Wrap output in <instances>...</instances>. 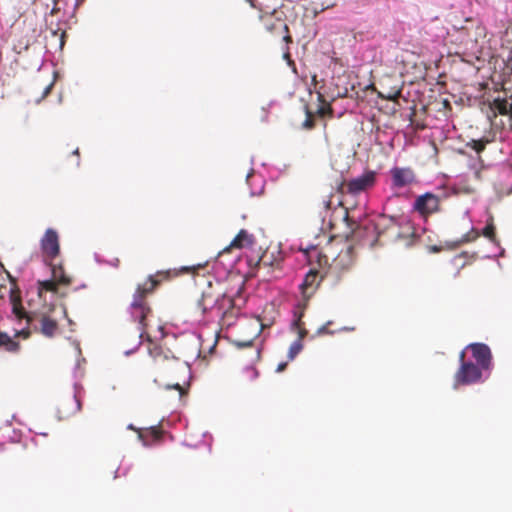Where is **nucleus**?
I'll return each mask as SVG.
<instances>
[{"label": "nucleus", "mask_w": 512, "mask_h": 512, "mask_svg": "<svg viewBox=\"0 0 512 512\" xmlns=\"http://www.w3.org/2000/svg\"><path fill=\"white\" fill-rule=\"evenodd\" d=\"M59 284L53 280H44V281H38V295L39 297H42L43 292H57V286Z\"/></svg>", "instance_id": "obj_22"}, {"label": "nucleus", "mask_w": 512, "mask_h": 512, "mask_svg": "<svg viewBox=\"0 0 512 512\" xmlns=\"http://www.w3.org/2000/svg\"><path fill=\"white\" fill-rule=\"evenodd\" d=\"M1 347L7 352L16 353L20 350V343L14 341L7 333L0 331V348Z\"/></svg>", "instance_id": "obj_17"}, {"label": "nucleus", "mask_w": 512, "mask_h": 512, "mask_svg": "<svg viewBox=\"0 0 512 512\" xmlns=\"http://www.w3.org/2000/svg\"><path fill=\"white\" fill-rule=\"evenodd\" d=\"M369 230L368 227H363V226H357L355 229L352 230L351 232V241H354V242H361L363 240V236L364 234Z\"/></svg>", "instance_id": "obj_26"}, {"label": "nucleus", "mask_w": 512, "mask_h": 512, "mask_svg": "<svg viewBox=\"0 0 512 512\" xmlns=\"http://www.w3.org/2000/svg\"><path fill=\"white\" fill-rule=\"evenodd\" d=\"M252 8H257L255 0H245Z\"/></svg>", "instance_id": "obj_36"}, {"label": "nucleus", "mask_w": 512, "mask_h": 512, "mask_svg": "<svg viewBox=\"0 0 512 512\" xmlns=\"http://www.w3.org/2000/svg\"><path fill=\"white\" fill-rule=\"evenodd\" d=\"M53 87V83H50L49 85H47L43 91V95H42V98H45L50 92H51V89Z\"/></svg>", "instance_id": "obj_33"}, {"label": "nucleus", "mask_w": 512, "mask_h": 512, "mask_svg": "<svg viewBox=\"0 0 512 512\" xmlns=\"http://www.w3.org/2000/svg\"><path fill=\"white\" fill-rule=\"evenodd\" d=\"M375 182L376 173L374 171H367L362 175L351 179L347 183L341 181L337 187V190L341 194L348 193L351 195H358L372 188L375 185Z\"/></svg>", "instance_id": "obj_7"}, {"label": "nucleus", "mask_w": 512, "mask_h": 512, "mask_svg": "<svg viewBox=\"0 0 512 512\" xmlns=\"http://www.w3.org/2000/svg\"><path fill=\"white\" fill-rule=\"evenodd\" d=\"M166 389H175L179 392V396H182L184 394V389L183 387L179 384V383H175V384H172V385H167L166 386Z\"/></svg>", "instance_id": "obj_30"}, {"label": "nucleus", "mask_w": 512, "mask_h": 512, "mask_svg": "<svg viewBox=\"0 0 512 512\" xmlns=\"http://www.w3.org/2000/svg\"><path fill=\"white\" fill-rule=\"evenodd\" d=\"M287 367V362H281L278 364L276 371L277 372H283Z\"/></svg>", "instance_id": "obj_34"}, {"label": "nucleus", "mask_w": 512, "mask_h": 512, "mask_svg": "<svg viewBox=\"0 0 512 512\" xmlns=\"http://www.w3.org/2000/svg\"><path fill=\"white\" fill-rule=\"evenodd\" d=\"M482 235L486 238H488L490 241L494 242L496 239V232H495V226L493 223V218L491 217L490 220L487 222V225L482 230Z\"/></svg>", "instance_id": "obj_24"}, {"label": "nucleus", "mask_w": 512, "mask_h": 512, "mask_svg": "<svg viewBox=\"0 0 512 512\" xmlns=\"http://www.w3.org/2000/svg\"><path fill=\"white\" fill-rule=\"evenodd\" d=\"M460 367L454 375V386L469 385L479 382L482 378L481 367L470 361H465V351L459 355Z\"/></svg>", "instance_id": "obj_6"}, {"label": "nucleus", "mask_w": 512, "mask_h": 512, "mask_svg": "<svg viewBox=\"0 0 512 512\" xmlns=\"http://www.w3.org/2000/svg\"><path fill=\"white\" fill-rule=\"evenodd\" d=\"M491 109L500 115L509 114V102L505 98H495L490 105Z\"/></svg>", "instance_id": "obj_19"}, {"label": "nucleus", "mask_w": 512, "mask_h": 512, "mask_svg": "<svg viewBox=\"0 0 512 512\" xmlns=\"http://www.w3.org/2000/svg\"><path fill=\"white\" fill-rule=\"evenodd\" d=\"M84 0H76V5H80L83 3Z\"/></svg>", "instance_id": "obj_41"}, {"label": "nucleus", "mask_w": 512, "mask_h": 512, "mask_svg": "<svg viewBox=\"0 0 512 512\" xmlns=\"http://www.w3.org/2000/svg\"><path fill=\"white\" fill-rule=\"evenodd\" d=\"M282 261L281 253L276 249H266L261 256L257 258L249 257L247 262L251 268L278 267Z\"/></svg>", "instance_id": "obj_11"}, {"label": "nucleus", "mask_w": 512, "mask_h": 512, "mask_svg": "<svg viewBox=\"0 0 512 512\" xmlns=\"http://www.w3.org/2000/svg\"><path fill=\"white\" fill-rule=\"evenodd\" d=\"M303 349V342L295 340L289 347L288 360L292 361Z\"/></svg>", "instance_id": "obj_25"}, {"label": "nucleus", "mask_w": 512, "mask_h": 512, "mask_svg": "<svg viewBox=\"0 0 512 512\" xmlns=\"http://www.w3.org/2000/svg\"><path fill=\"white\" fill-rule=\"evenodd\" d=\"M41 249L46 260L54 261L60 253L58 233L49 228L41 239Z\"/></svg>", "instance_id": "obj_10"}, {"label": "nucleus", "mask_w": 512, "mask_h": 512, "mask_svg": "<svg viewBox=\"0 0 512 512\" xmlns=\"http://www.w3.org/2000/svg\"><path fill=\"white\" fill-rule=\"evenodd\" d=\"M399 94H400V92H399V91H397V92H396L395 94H393V95H388V96H386V98H387V99H389V100H394V99H396V98L398 97V95H399Z\"/></svg>", "instance_id": "obj_35"}, {"label": "nucleus", "mask_w": 512, "mask_h": 512, "mask_svg": "<svg viewBox=\"0 0 512 512\" xmlns=\"http://www.w3.org/2000/svg\"><path fill=\"white\" fill-rule=\"evenodd\" d=\"M16 336H22L24 338H28L30 336V331L22 329L16 333Z\"/></svg>", "instance_id": "obj_32"}, {"label": "nucleus", "mask_w": 512, "mask_h": 512, "mask_svg": "<svg viewBox=\"0 0 512 512\" xmlns=\"http://www.w3.org/2000/svg\"><path fill=\"white\" fill-rule=\"evenodd\" d=\"M390 174L392 184L396 188H403L415 182V173L409 167H393Z\"/></svg>", "instance_id": "obj_13"}, {"label": "nucleus", "mask_w": 512, "mask_h": 512, "mask_svg": "<svg viewBox=\"0 0 512 512\" xmlns=\"http://www.w3.org/2000/svg\"><path fill=\"white\" fill-rule=\"evenodd\" d=\"M149 355L152 358L151 370L159 375H170L179 368H183L180 359L175 357L170 350L163 349L154 343L149 347Z\"/></svg>", "instance_id": "obj_4"}, {"label": "nucleus", "mask_w": 512, "mask_h": 512, "mask_svg": "<svg viewBox=\"0 0 512 512\" xmlns=\"http://www.w3.org/2000/svg\"><path fill=\"white\" fill-rule=\"evenodd\" d=\"M330 203H331V201H330V200L325 201V207H326L327 209H329V208H330Z\"/></svg>", "instance_id": "obj_39"}, {"label": "nucleus", "mask_w": 512, "mask_h": 512, "mask_svg": "<svg viewBox=\"0 0 512 512\" xmlns=\"http://www.w3.org/2000/svg\"><path fill=\"white\" fill-rule=\"evenodd\" d=\"M170 271H158L155 275H150L143 283L138 284L133 294L130 304L131 315L138 321L142 332L147 328V316L151 313V307L147 301L156 288L165 280L170 279Z\"/></svg>", "instance_id": "obj_2"}, {"label": "nucleus", "mask_w": 512, "mask_h": 512, "mask_svg": "<svg viewBox=\"0 0 512 512\" xmlns=\"http://www.w3.org/2000/svg\"><path fill=\"white\" fill-rule=\"evenodd\" d=\"M252 373H253L254 377H256L257 374H258V372L256 370H254V369L252 370Z\"/></svg>", "instance_id": "obj_42"}, {"label": "nucleus", "mask_w": 512, "mask_h": 512, "mask_svg": "<svg viewBox=\"0 0 512 512\" xmlns=\"http://www.w3.org/2000/svg\"><path fill=\"white\" fill-rule=\"evenodd\" d=\"M255 238L252 234L248 233L247 230L241 229L235 238L231 241L230 245L226 247L223 252L229 251L230 249H242L253 245Z\"/></svg>", "instance_id": "obj_14"}, {"label": "nucleus", "mask_w": 512, "mask_h": 512, "mask_svg": "<svg viewBox=\"0 0 512 512\" xmlns=\"http://www.w3.org/2000/svg\"><path fill=\"white\" fill-rule=\"evenodd\" d=\"M283 58L285 60H287V63L289 66H292L293 67V70L296 71V67H295V63L294 61L291 59V55H290V52H289V49L287 48V50L284 52L283 54Z\"/></svg>", "instance_id": "obj_29"}, {"label": "nucleus", "mask_w": 512, "mask_h": 512, "mask_svg": "<svg viewBox=\"0 0 512 512\" xmlns=\"http://www.w3.org/2000/svg\"><path fill=\"white\" fill-rule=\"evenodd\" d=\"M52 279L55 280L59 285L68 286L71 284V278L65 274L64 268L61 264H55L50 261Z\"/></svg>", "instance_id": "obj_16"}, {"label": "nucleus", "mask_w": 512, "mask_h": 512, "mask_svg": "<svg viewBox=\"0 0 512 512\" xmlns=\"http://www.w3.org/2000/svg\"><path fill=\"white\" fill-rule=\"evenodd\" d=\"M73 154H75V155H79V149H78V148H76V149L73 151Z\"/></svg>", "instance_id": "obj_40"}, {"label": "nucleus", "mask_w": 512, "mask_h": 512, "mask_svg": "<svg viewBox=\"0 0 512 512\" xmlns=\"http://www.w3.org/2000/svg\"><path fill=\"white\" fill-rule=\"evenodd\" d=\"M304 129L310 130L315 127L314 115L309 109L306 107V119L302 124Z\"/></svg>", "instance_id": "obj_27"}, {"label": "nucleus", "mask_w": 512, "mask_h": 512, "mask_svg": "<svg viewBox=\"0 0 512 512\" xmlns=\"http://www.w3.org/2000/svg\"><path fill=\"white\" fill-rule=\"evenodd\" d=\"M318 272L315 270H310L301 285L303 289L312 288L315 284H317Z\"/></svg>", "instance_id": "obj_23"}, {"label": "nucleus", "mask_w": 512, "mask_h": 512, "mask_svg": "<svg viewBox=\"0 0 512 512\" xmlns=\"http://www.w3.org/2000/svg\"><path fill=\"white\" fill-rule=\"evenodd\" d=\"M319 102L322 103V105L317 109L316 114L320 117L333 116V108L331 107L330 103H327L324 95L320 92L317 93Z\"/></svg>", "instance_id": "obj_20"}, {"label": "nucleus", "mask_w": 512, "mask_h": 512, "mask_svg": "<svg viewBox=\"0 0 512 512\" xmlns=\"http://www.w3.org/2000/svg\"><path fill=\"white\" fill-rule=\"evenodd\" d=\"M471 232L473 233V237H472V238H470L469 234H467V235H465V236H464V238L462 239V241H461V242H469V241H471V240H475L476 238H478V237H479V232H478L477 230L472 229V231H471Z\"/></svg>", "instance_id": "obj_31"}, {"label": "nucleus", "mask_w": 512, "mask_h": 512, "mask_svg": "<svg viewBox=\"0 0 512 512\" xmlns=\"http://www.w3.org/2000/svg\"><path fill=\"white\" fill-rule=\"evenodd\" d=\"M464 256H465V253H461V254L455 256L454 261H458V260L462 259Z\"/></svg>", "instance_id": "obj_38"}, {"label": "nucleus", "mask_w": 512, "mask_h": 512, "mask_svg": "<svg viewBox=\"0 0 512 512\" xmlns=\"http://www.w3.org/2000/svg\"><path fill=\"white\" fill-rule=\"evenodd\" d=\"M441 199L437 195L427 192L416 198L413 209L422 217L427 218L440 211Z\"/></svg>", "instance_id": "obj_9"}, {"label": "nucleus", "mask_w": 512, "mask_h": 512, "mask_svg": "<svg viewBox=\"0 0 512 512\" xmlns=\"http://www.w3.org/2000/svg\"><path fill=\"white\" fill-rule=\"evenodd\" d=\"M259 19L262 21L265 30L272 34H283V41L286 44L292 43L289 27L285 20L274 10L271 13L260 14Z\"/></svg>", "instance_id": "obj_8"}, {"label": "nucleus", "mask_w": 512, "mask_h": 512, "mask_svg": "<svg viewBox=\"0 0 512 512\" xmlns=\"http://www.w3.org/2000/svg\"><path fill=\"white\" fill-rule=\"evenodd\" d=\"M197 306L203 315L217 308L219 312L222 313L223 322L228 326L233 324L234 319L240 312L239 308L235 307L234 299L214 288L211 283H209L208 288L202 292Z\"/></svg>", "instance_id": "obj_3"}, {"label": "nucleus", "mask_w": 512, "mask_h": 512, "mask_svg": "<svg viewBox=\"0 0 512 512\" xmlns=\"http://www.w3.org/2000/svg\"><path fill=\"white\" fill-rule=\"evenodd\" d=\"M54 308L50 307L48 311H37L29 319V326L35 331L40 332L45 337H54L58 330L57 320L53 317Z\"/></svg>", "instance_id": "obj_5"}, {"label": "nucleus", "mask_w": 512, "mask_h": 512, "mask_svg": "<svg viewBox=\"0 0 512 512\" xmlns=\"http://www.w3.org/2000/svg\"><path fill=\"white\" fill-rule=\"evenodd\" d=\"M472 351V356L483 370H490L492 366V353L484 343H472L467 346Z\"/></svg>", "instance_id": "obj_12"}, {"label": "nucleus", "mask_w": 512, "mask_h": 512, "mask_svg": "<svg viewBox=\"0 0 512 512\" xmlns=\"http://www.w3.org/2000/svg\"><path fill=\"white\" fill-rule=\"evenodd\" d=\"M260 325H261V328H264L265 326H267V325H266V324H264V323H261Z\"/></svg>", "instance_id": "obj_44"}, {"label": "nucleus", "mask_w": 512, "mask_h": 512, "mask_svg": "<svg viewBox=\"0 0 512 512\" xmlns=\"http://www.w3.org/2000/svg\"><path fill=\"white\" fill-rule=\"evenodd\" d=\"M433 251L438 252V251H439V249H438L437 247H435V246H434V247H433Z\"/></svg>", "instance_id": "obj_43"}, {"label": "nucleus", "mask_w": 512, "mask_h": 512, "mask_svg": "<svg viewBox=\"0 0 512 512\" xmlns=\"http://www.w3.org/2000/svg\"><path fill=\"white\" fill-rule=\"evenodd\" d=\"M492 140L488 137H483L481 139L475 140L472 139L466 143V147L473 149L477 154L483 152L486 148V145L489 144Z\"/></svg>", "instance_id": "obj_21"}, {"label": "nucleus", "mask_w": 512, "mask_h": 512, "mask_svg": "<svg viewBox=\"0 0 512 512\" xmlns=\"http://www.w3.org/2000/svg\"><path fill=\"white\" fill-rule=\"evenodd\" d=\"M10 300H11V303H12V312L15 315V317L18 320L25 319L27 324L29 325V319L31 318V316L34 315V313L36 311H34V312H27L24 309V307L22 306L21 298H20V295H19L18 292L12 291L11 295H10Z\"/></svg>", "instance_id": "obj_15"}, {"label": "nucleus", "mask_w": 512, "mask_h": 512, "mask_svg": "<svg viewBox=\"0 0 512 512\" xmlns=\"http://www.w3.org/2000/svg\"><path fill=\"white\" fill-rule=\"evenodd\" d=\"M325 245L321 243L307 244L302 251L305 253L308 261L316 263L319 267H329L331 270L343 272L349 270L355 262L354 247L351 244L346 245L344 249L338 248L332 237L323 235Z\"/></svg>", "instance_id": "obj_1"}, {"label": "nucleus", "mask_w": 512, "mask_h": 512, "mask_svg": "<svg viewBox=\"0 0 512 512\" xmlns=\"http://www.w3.org/2000/svg\"><path fill=\"white\" fill-rule=\"evenodd\" d=\"M326 332H327V328H326V326H322V327H321V328H319V330H318V333H319V334L326 333Z\"/></svg>", "instance_id": "obj_37"}, {"label": "nucleus", "mask_w": 512, "mask_h": 512, "mask_svg": "<svg viewBox=\"0 0 512 512\" xmlns=\"http://www.w3.org/2000/svg\"><path fill=\"white\" fill-rule=\"evenodd\" d=\"M258 336V333H255L253 338L245 341H235V345L240 348L250 347L253 345L254 339Z\"/></svg>", "instance_id": "obj_28"}, {"label": "nucleus", "mask_w": 512, "mask_h": 512, "mask_svg": "<svg viewBox=\"0 0 512 512\" xmlns=\"http://www.w3.org/2000/svg\"><path fill=\"white\" fill-rule=\"evenodd\" d=\"M303 314H304V312L302 309H300L299 311H295L294 312L295 319L292 323L293 328L296 329L298 332L297 340H301V342L303 341V339L305 338V336L308 333L304 327V323L302 322Z\"/></svg>", "instance_id": "obj_18"}]
</instances>
